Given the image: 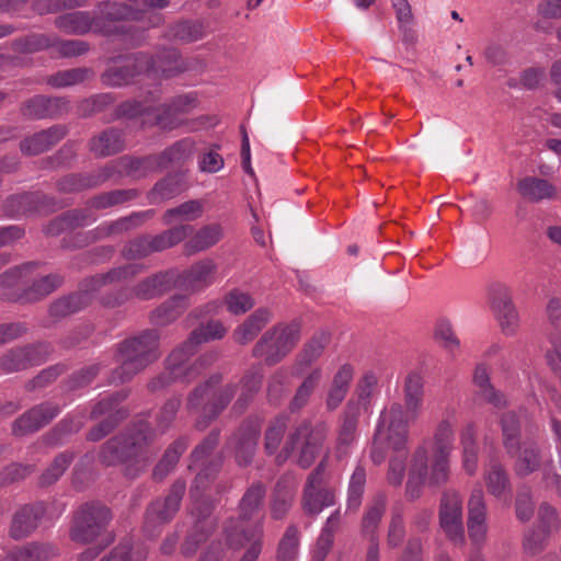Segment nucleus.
Returning a JSON list of instances; mask_svg holds the SVG:
<instances>
[{
  "label": "nucleus",
  "instance_id": "nucleus-1",
  "mask_svg": "<svg viewBox=\"0 0 561 561\" xmlns=\"http://www.w3.org/2000/svg\"><path fill=\"white\" fill-rule=\"evenodd\" d=\"M404 408L393 402L379 415L374 435L370 457L375 463H381L389 450L396 455L390 458L388 481L399 485L405 472L409 420L417 417L424 397V378L417 371H410L403 385Z\"/></svg>",
  "mask_w": 561,
  "mask_h": 561
},
{
  "label": "nucleus",
  "instance_id": "nucleus-2",
  "mask_svg": "<svg viewBox=\"0 0 561 561\" xmlns=\"http://www.w3.org/2000/svg\"><path fill=\"white\" fill-rule=\"evenodd\" d=\"M168 4V0L103 1L96 5L95 16L83 11L69 12L57 16L55 25L61 32L76 35L89 32L111 35L118 31L114 25L118 21H137L142 28H149L162 23V14L157 10Z\"/></svg>",
  "mask_w": 561,
  "mask_h": 561
},
{
  "label": "nucleus",
  "instance_id": "nucleus-3",
  "mask_svg": "<svg viewBox=\"0 0 561 561\" xmlns=\"http://www.w3.org/2000/svg\"><path fill=\"white\" fill-rule=\"evenodd\" d=\"M456 424L455 411H447L432 437L424 439L415 449L407 483L410 497H417L422 485H439L448 480Z\"/></svg>",
  "mask_w": 561,
  "mask_h": 561
},
{
  "label": "nucleus",
  "instance_id": "nucleus-4",
  "mask_svg": "<svg viewBox=\"0 0 561 561\" xmlns=\"http://www.w3.org/2000/svg\"><path fill=\"white\" fill-rule=\"evenodd\" d=\"M226 333L227 329L219 321H209L195 329L188 339L168 357L167 368L171 378L174 380L190 381L197 377L202 369L215 360V355L206 354L201 356L193 364H188L191 355L195 353L199 344L222 339Z\"/></svg>",
  "mask_w": 561,
  "mask_h": 561
},
{
  "label": "nucleus",
  "instance_id": "nucleus-5",
  "mask_svg": "<svg viewBox=\"0 0 561 561\" xmlns=\"http://www.w3.org/2000/svg\"><path fill=\"white\" fill-rule=\"evenodd\" d=\"M147 437L142 430L110 439L101 451V460L106 466L124 465L126 474L137 476L150 461L146 449Z\"/></svg>",
  "mask_w": 561,
  "mask_h": 561
},
{
  "label": "nucleus",
  "instance_id": "nucleus-6",
  "mask_svg": "<svg viewBox=\"0 0 561 561\" xmlns=\"http://www.w3.org/2000/svg\"><path fill=\"white\" fill-rule=\"evenodd\" d=\"M121 360L119 381L129 379L159 357V335L156 331H144L125 340L118 348Z\"/></svg>",
  "mask_w": 561,
  "mask_h": 561
},
{
  "label": "nucleus",
  "instance_id": "nucleus-7",
  "mask_svg": "<svg viewBox=\"0 0 561 561\" xmlns=\"http://www.w3.org/2000/svg\"><path fill=\"white\" fill-rule=\"evenodd\" d=\"M213 477V471L206 468L197 473L191 488L192 515L196 516L197 522L194 526V533L191 534L183 545V553L192 556L197 548L198 542L206 539L208 531L213 528V522L205 518L210 513V504L205 495Z\"/></svg>",
  "mask_w": 561,
  "mask_h": 561
},
{
  "label": "nucleus",
  "instance_id": "nucleus-8",
  "mask_svg": "<svg viewBox=\"0 0 561 561\" xmlns=\"http://www.w3.org/2000/svg\"><path fill=\"white\" fill-rule=\"evenodd\" d=\"M300 337V328L296 322L277 324L266 331L253 347V356L263 359L266 365L280 362L295 347Z\"/></svg>",
  "mask_w": 561,
  "mask_h": 561
},
{
  "label": "nucleus",
  "instance_id": "nucleus-9",
  "mask_svg": "<svg viewBox=\"0 0 561 561\" xmlns=\"http://www.w3.org/2000/svg\"><path fill=\"white\" fill-rule=\"evenodd\" d=\"M111 519L107 507L101 504H85L75 516L70 529L71 540L79 543H93L105 537H112L105 533V527Z\"/></svg>",
  "mask_w": 561,
  "mask_h": 561
},
{
  "label": "nucleus",
  "instance_id": "nucleus-10",
  "mask_svg": "<svg viewBox=\"0 0 561 561\" xmlns=\"http://www.w3.org/2000/svg\"><path fill=\"white\" fill-rule=\"evenodd\" d=\"M322 443V433L312 430L310 424L304 423L289 435L283 451L277 456V460L282 462L295 455L296 461L302 468H308L319 454Z\"/></svg>",
  "mask_w": 561,
  "mask_h": 561
},
{
  "label": "nucleus",
  "instance_id": "nucleus-11",
  "mask_svg": "<svg viewBox=\"0 0 561 561\" xmlns=\"http://www.w3.org/2000/svg\"><path fill=\"white\" fill-rule=\"evenodd\" d=\"M219 376H213L203 387H198L188 399L191 410H202V416L208 420L216 417L229 403L234 393V387L227 386L217 389Z\"/></svg>",
  "mask_w": 561,
  "mask_h": 561
},
{
  "label": "nucleus",
  "instance_id": "nucleus-12",
  "mask_svg": "<svg viewBox=\"0 0 561 561\" xmlns=\"http://www.w3.org/2000/svg\"><path fill=\"white\" fill-rule=\"evenodd\" d=\"M230 522L225 526V545L221 543L224 551L226 549L238 550L247 548L239 561H256L262 551L263 526L261 523L253 525L252 528H242Z\"/></svg>",
  "mask_w": 561,
  "mask_h": 561
},
{
  "label": "nucleus",
  "instance_id": "nucleus-13",
  "mask_svg": "<svg viewBox=\"0 0 561 561\" xmlns=\"http://www.w3.org/2000/svg\"><path fill=\"white\" fill-rule=\"evenodd\" d=\"M439 524L455 545L465 542L462 500L458 492L446 491L443 494L439 506Z\"/></svg>",
  "mask_w": 561,
  "mask_h": 561
},
{
  "label": "nucleus",
  "instance_id": "nucleus-14",
  "mask_svg": "<svg viewBox=\"0 0 561 561\" xmlns=\"http://www.w3.org/2000/svg\"><path fill=\"white\" fill-rule=\"evenodd\" d=\"M193 232V227L183 225L174 227L150 240L147 238L135 240L128 244L125 254L130 257L146 256L152 251H162L185 240Z\"/></svg>",
  "mask_w": 561,
  "mask_h": 561
},
{
  "label": "nucleus",
  "instance_id": "nucleus-15",
  "mask_svg": "<svg viewBox=\"0 0 561 561\" xmlns=\"http://www.w3.org/2000/svg\"><path fill=\"white\" fill-rule=\"evenodd\" d=\"M185 491V483L175 482L168 496L164 500L154 501L147 511L145 517V531L148 536H153L154 529L169 522L180 507L182 496Z\"/></svg>",
  "mask_w": 561,
  "mask_h": 561
},
{
  "label": "nucleus",
  "instance_id": "nucleus-16",
  "mask_svg": "<svg viewBox=\"0 0 561 561\" xmlns=\"http://www.w3.org/2000/svg\"><path fill=\"white\" fill-rule=\"evenodd\" d=\"M324 462L321 461L314 472L307 481L304 495V510L311 515L319 514L324 507L334 504V493L332 490L323 486L322 472Z\"/></svg>",
  "mask_w": 561,
  "mask_h": 561
},
{
  "label": "nucleus",
  "instance_id": "nucleus-17",
  "mask_svg": "<svg viewBox=\"0 0 561 561\" xmlns=\"http://www.w3.org/2000/svg\"><path fill=\"white\" fill-rule=\"evenodd\" d=\"M380 394L379 379L375 371L367 370L357 380L353 398L347 403L350 414L369 412Z\"/></svg>",
  "mask_w": 561,
  "mask_h": 561
},
{
  "label": "nucleus",
  "instance_id": "nucleus-18",
  "mask_svg": "<svg viewBox=\"0 0 561 561\" xmlns=\"http://www.w3.org/2000/svg\"><path fill=\"white\" fill-rule=\"evenodd\" d=\"M153 67L154 62L146 56L127 57L122 65L111 67L105 72L103 80L110 85L121 87L131 82L133 78L142 71H146V76L149 77Z\"/></svg>",
  "mask_w": 561,
  "mask_h": 561
},
{
  "label": "nucleus",
  "instance_id": "nucleus-19",
  "mask_svg": "<svg viewBox=\"0 0 561 561\" xmlns=\"http://www.w3.org/2000/svg\"><path fill=\"white\" fill-rule=\"evenodd\" d=\"M491 308L502 333L513 336L517 333L520 319L511 295L506 288H500L491 301Z\"/></svg>",
  "mask_w": 561,
  "mask_h": 561
},
{
  "label": "nucleus",
  "instance_id": "nucleus-20",
  "mask_svg": "<svg viewBox=\"0 0 561 561\" xmlns=\"http://www.w3.org/2000/svg\"><path fill=\"white\" fill-rule=\"evenodd\" d=\"M24 51H37L45 48H54L57 54L64 57L78 56L87 50V46L81 41H57L55 36L45 34H33L23 39L20 44Z\"/></svg>",
  "mask_w": 561,
  "mask_h": 561
},
{
  "label": "nucleus",
  "instance_id": "nucleus-21",
  "mask_svg": "<svg viewBox=\"0 0 561 561\" xmlns=\"http://www.w3.org/2000/svg\"><path fill=\"white\" fill-rule=\"evenodd\" d=\"M260 431V421L250 420L230 440L229 446H233L236 459L240 466H247L250 463L257 445Z\"/></svg>",
  "mask_w": 561,
  "mask_h": 561
},
{
  "label": "nucleus",
  "instance_id": "nucleus-22",
  "mask_svg": "<svg viewBox=\"0 0 561 561\" xmlns=\"http://www.w3.org/2000/svg\"><path fill=\"white\" fill-rule=\"evenodd\" d=\"M60 513L61 510L55 516H58ZM45 514H48V512L42 503L21 507L13 516L10 536L14 539L28 536L37 527L39 519ZM49 517H54V515L49 513Z\"/></svg>",
  "mask_w": 561,
  "mask_h": 561
},
{
  "label": "nucleus",
  "instance_id": "nucleus-23",
  "mask_svg": "<svg viewBox=\"0 0 561 561\" xmlns=\"http://www.w3.org/2000/svg\"><path fill=\"white\" fill-rule=\"evenodd\" d=\"M59 413L57 405L53 403L41 404L15 421L13 425L14 435L22 436L32 433L47 424Z\"/></svg>",
  "mask_w": 561,
  "mask_h": 561
},
{
  "label": "nucleus",
  "instance_id": "nucleus-24",
  "mask_svg": "<svg viewBox=\"0 0 561 561\" xmlns=\"http://www.w3.org/2000/svg\"><path fill=\"white\" fill-rule=\"evenodd\" d=\"M173 284L174 276L172 273H158L138 283L131 293L125 296V299L136 297L141 300H149L171 289Z\"/></svg>",
  "mask_w": 561,
  "mask_h": 561
},
{
  "label": "nucleus",
  "instance_id": "nucleus-25",
  "mask_svg": "<svg viewBox=\"0 0 561 561\" xmlns=\"http://www.w3.org/2000/svg\"><path fill=\"white\" fill-rule=\"evenodd\" d=\"M217 265L211 259H204L194 263L183 274V284L191 289H203L215 280Z\"/></svg>",
  "mask_w": 561,
  "mask_h": 561
},
{
  "label": "nucleus",
  "instance_id": "nucleus-26",
  "mask_svg": "<svg viewBox=\"0 0 561 561\" xmlns=\"http://www.w3.org/2000/svg\"><path fill=\"white\" fill-rule=\"evenodd\" d=\"M461 463L466 473L472 476L478 470L479 445L473 423H468L460 432Z\"/></svg>",
  "mask_w": 561,
  "mask_h": 561
},
{
  "label": "nucleus",
  "instance_id": "nucleus-27",
  "mask_svg": "<svg viewBox=\"0 0 561 561\" xmlns=\"http://www.w3.org/2000/svg\"><path fill=\"white\" fill-rule=\"evenodd\" d=\"M473 385L476 387V394L481 400L497 409L506 404L504 394L492 386L489 370L483 364L478 365L474 369Z\"/></svg>",
  "mask_w": 561,
  "mask_h": 561
},
{
  "label": "nucleus",
  "instance_id": "nucleus-28",
  "mask_svg": "<svg viewBox=\"0 0 561 561\" xmlns=\"http://www.w3.org/2000/svg\"><path fill=\"white\" fill-rule=\"evenodd\" d=\"M264 495L265 489L263 488V485L254 484L251 488H249L248 491L242 496L239 504V519H230L227 523V525L230 522H233V525L237 526L239 530H241L242 528H252L253 526H245L244 523L249 520L252 516H254V514L259 511L263 503Z\"/></svg>",
  "mask_w": 561,
  "mask_h": 561
},
{
  "label": "nucleus",
  "instance_id": "nucleus-29",
  "mask_svg": "<svg viewBox=\"0 0 561 561\" xmlns=\"http://www.w3.org/2000/svg\"><path fill=\"white\" fill-rule=\"evenodd\" d=\"M195 99L190 94L176 96L171 104L154 110V123L161 128H173L179 122L175 116L194 106Z\"/></svg>",
  "mask_w": 561,
  "mask_h": 561
},
{
  "label": "nucleus",
  "instance_id": "nucleus-30",
  "mask_svg": "<svg viewBox=\"0 0 561 561\" xmlns=\"http://www.w3.org/2000/svg\"><path fill=\"white\" fill-rule=\"evenodd\" d=\"M188 299L183 295H175L156 308L150 316L154 325L164 327L175 321L187 308Z\"/></svg>",
  "mask_w": 561,
  "mask_h": 561
},
{
  "label": "nucleus",
  "instance_id": "nucleus-31",
  "mask_svg": "<svg viewBox=\"0 0 561 561\" xmlns=\"http://www.w3.org/2000/svg\"><path fill=\"white\" fill-rule=\"evenodd\" d=\"M222 228L218 224L206 225L198 229L185 243V251L188 254L205 251L222 238Z\"/></svg>",
  "mask_w": 561,
  "mask_h": 561
},
{
  "label": "nucleus",
  "instance_id": "nucleus-32",
  "mask_svg": "<svg viewBox=\"0 0 561 561\" xmlns=\"http://www.w3.org/2000/svg\"><path fill=\"white\" fill-rule=\"evenodd\" d=\"M61 128H49L34 134L21 142V150L27 154H38L48 150L64 137Z\"/></svg>",
  "mask_w": 561,
  "mask_h": 561
},
{
  "label": "nucleus",
  "instance_id": "nucleus-33",
  "mask_svg": "<svg viewBox=\"0 0 561 561\" xmlns=\"http://www.w3.org/2000/svg\"><path fill=\"white\" fill-rule=\"evenodd\" d=\"M263 380V369L260 366L252 367L245 373L240 383V393L234 403V409L243 410L253 397L259 392Z\"/></svg>",
  "mask_w": 561,
  "mask_h": 561
},
{
  "label": "nucleus",
  "instance_id": "nucleus-34",
  "mask_svg": "<svg viewBox=\"0 0 561 561\" xmlns=\"http://www.w3.org/2000/svg\"><path fill=\"white\" fill-rule=\"evenodd\" d=\"M517 190L524 198L530 202H539L551 198L556 190L546 180L534 176H527L517 183Z\"/></svg>",
  "mask_w": 561,
  "mask_h": 561
},
{
  "label": "nucleus",
  "instance_id": "nucleus-35",
  "mask_svg": "<svg viewBox=\"0 0 561 561\" xmlns=\"http://www.w3.org/2000/svg\"><path fill=\"white\" fill-rule=\"evenodd\" d=\"M55 556V549L48 543H31L11 550L4 561H47Z\"/></svg>",
  "mask_w": 561,
  "mask_h": 561
},
{
  "label": "nucleus",
  "instance_id": "nucleus-36",
  "mask_svg": "<svg viewBox=\"0 0 561 561\" xmlns=\"http://www.w3.org/2000/svg\"><path fill=\"white\" fill-rule=\"evenodd\" d=\"M340 523V512L329 516L312 550L311 561H324L333 543V535Z\"/></svg>",
  "mask_w": 561,
  "mask_h": 561
},
{
  "label": "nucleus",
  "instance_id": "nucleus-37",
  "mask_svg": "<svg viewBox=\"0 0 561 561\" xmlns=\"http://www.w3.org/2000/svg\"><path fill=\"white\" fill-rule=\"evenodd\" d=\"M434 337L438 345L451 356H455L460 348V341L448 319H439L436 322Z\"/></svg>",
  "mask_w": 561,
  "mask_h": 561
},
{
  "label": "nucleus",
  "instance_id": "nucleus-38",
  "mask_svg": "<svg viewBox=\"0 0 561 561\" xmlns=\"http://www.w3.org/2000/svg\"><path fill=\"white\" fill-rule=\"evenodd\" d=\"M90 147L96 156H110L121 151L124 142L121 133L107 130L92 139Z\"/></svg>",
  "mask_w": 561,
  "mask_h": 561
},
{
  "label": "nucleus",
  "instance_id": "nucleus-39",
  "mask_svg": "<svg viewBox=\"0 0 561 561\" xmlns=\"http://www.w3.org/2000/svg\"><path fill=\"white\" fill-rule=\"evenodd\" d=\"M203 214V205L199 201H188L165 211L164 220L168 225L178 221H193Z\"/></svg>",
  "mask_w": 561,
  "mask_h": 561
},
{
  "label": "nucleus",
  "instance_id": "nucleus-40",
  "mask_svg": "<svg viewBox=\"0 0 561 561\" xmlns=\"http://www.w3.org/2000/svg\"><path fill=\"white\" fill-rule=\"evenodd\" d=\"M224 305L228 312L234 316H240L251 310L255 302L249 293L240 289H232L225 296Z\"/></svg>",
  "mask_w": 561,
  "mask_h": 561
},
{
  "label": "nucleus",
  "instance_id": "nucleus-41",
  "mask_svg": "<svg viewBox=\"0 0 561 561\" xmlns=\"http://www.w3.org/2000/svg\"><path fill=\"white\" fill-rule=\"evenodd\" d=\"M385 508L386 497L382 494H379L373 500L363 518V531L365 535H369L370 538L376 537L375 530L377 529L378 524L381 520Z\"/></svg>",
  "mask_w": 561,
  "mask_h": 561
},
{
  "label": "nucleus",
  "instance_id": "nucleus-42",
  "mask_svg": "<svg viewBox=\"0 0 561 561\" xmlns=\"http://www.w3.org/2000/svg\"><path fill=\"white\" fill-rule=\"evenodd\" d=\"M186 442L180 439L165 451L163 458L154 468L153 476L156 479H163L170 470L174 468L181 454L186 449Z\"/></svg>",
  "mask_w": 561,
  "mask_h": 561
},
{
  "label": "nucleus",
  "instance_id": "nucleus-43",
  "mask_svg": "<svg viewBox=\"0 0 561 561\" xmlns=\"http://www.w3.org/2000/svg\"><path fill=\"white\" fill-rule=\"evenodd\" d=\"M486 524V506L480 486L474 488L468 501V525Z\"/></svg>",
  "mask_w": 561,
  "mask_h": 561
},
{
  "label": "nucleus",
  "instance_id": "nucleus-44",
  "mask_svg": "<svg viewBox=\"0 0 561 561\" xmlns=\"http://www.w3.org/2000/svg\"><path fill=\"white\" fill-rule=\"evenodd\" d=\"M366 483V472L360 466L354 470L347 490V508L357 510L362 502L364 488Z\"/></svg>",
  "mask_w": 561,
  "mask_h": 561
},
{
  "label": "nucleus",
  "instance_id": "nucleus-45",
  "mask_svg": "<svg viewBox=\"0 0 561 561\" xmlns=\"http://www.w3.org/2000/svg\"><path fill=\"white\" fill-rule=\"evenodd\" d=\"M329 339L330 336L325 332L314 335L300 353L298 364L308 366L317 360L328 345Z\"/></svg>",
  "mask_w": 561,
  "mask_h": 561
},
{
  "label": "nucleus",
  "instance_id": "nucleus-46",
  "mask_svg": "<svg viewBox=\"0 0 561 561\" xmlns=\"http://www.w3.org/2000/svg\"><path fill=\"white\" fill-rule=\"evenodd\" d=\"M502 431L504 446L508 453H514L519 448V424L514 413H506L502 417Z\"/></svg>",
  "mask_w": 561,
  "mask_h": 561
},
{
  "label": "nucleus",
  "instance_id": "nucleus-47",
  "mask_svg": "<svg viewBox=\"0 0 561 561\" xmlns=\"http://www.w3.org/2000/svg\"><path fill=\"white\" fill-rule=\"evenodd\" d=\"M322 378V369L316 368L313 369L304 380L301 386L298 388L293 401L291 407L293 409H299L304 407L310 394L312 393L316 386L320 382Z\"/></svg>",
  "mask_w": 561,
  "mask_h": 561
},
{
  "label": "nucleus",
  "instance_id": "nucleus-48",
  "mask_svg": "<svg viewBox=\"0 0 561 561\" xmlns=\"http://www.w3.org/2000/svg\"><path fill=\"white\" fill-rule=\"evenodd\" d=\"M89 297L87 294H77L57 300L50 308V312L55 316H67L69 313L81 310L88 305Z\"/></svg>",
  "mask_w": 561,
  "mask_h": 561
},
{
  "label": "nucleus",
  "instance_id": "nucleus-49",
  "mask_svg": "<svg viewBox=\"0 0 561 561\" xmlns=\"http://www.w3.org/2000/svg\"><path fill=\"white\" fill-rule=\"evenodd\" d=\"M287 427V420L284 416L276 417L267 427L265 433L264 447L266 453L273 454L279 447L283 440L285 430Z\"/></svg>",
  "mask_w": 561,
  "mask_h": 561
},
{
  "label": "nucleus",
  "instance_id": "nucleus-50",
  "mask_svg": "<svg viewBox=\"0 0 561 561\" xmlns=\"http://www.w3.org/2000/svg\"><path fill=\"white\" fill-rule=\"evenodd\" d=\"M485 480L488 490L492 495L502 497L505 494L508 481L502 467L497 465L491 466L485 474Z\"/></svg>",
  "mask_w": 561,
  "mask_h": 561
},
{
  "label": "nucleus",
  "instance_id": "nucleus-51",
  "mask_svg": "<svg viewBox=\"0 0 561 561\" xmlns=\"http://www.w3.org/2000/svg\"><path fill=\"white\" fill-rule=\"evenodd\" d=\"M298 530L295 527H288L278 547L279 561H294L298 554Z\"/></svg>",
  "mask_w": 561,
  "mask_h": 561
},
{
  "label": "nucleus",
  "instance_id": "nucleus-52",
  "mask_svg": "<svg viewBox=\"0 0 561 561\" xmlns=\"http://www.w3.org/2000/svg\"><path fill=\"white\" fill-rule=\"evenodd\" d=\"M57 100L45 96H35L31 99L23 108V114L33 118H41L53 114V106Z\"/></svg>",
  "mask_w": 561,
  "mask_h": 561
},
{
  "label": "nucleus",
  "instance_id": "nucleus-53",
  "mask_svg": "<svg viewBox=\"0 0 561 561\" xmlns=\"http://www.w3.org/2000/svg\"><path fill=\"white\" fill-rule=\"evenodd\" d=\"M539 465L538 453L536 448L530 446H524L519 451L516 460V472L519 476H527L535 471Z\"/></svg>",
  "mask_w": 561,
  "mask_h": 561
},
{
  "label": "nucleus",
  "instance_id": "nucleus-54",
  "mask_svg": "<svg viewBox=\"0 0 561 561\" xmlns=\"http://www.w3.org/2000/svg\"><path fill=\"white\" fill-rule=\"evenodd\" d=\"M289 379V373L285 369L275 371L267 386V396L271 402H277L286 392V387Z\"/></svg>",
  "mask_w": 561,
  "mask_h": 561
},
{
  "label": "nucleus",
  "instance_id": "nucleus-55",
  "mask_svg": "<svg viewBox=\"0 0 561 561\" xmlns=\"http://www.w3.org/2000/svg\"><path fill=\"white\" fill-rule=\"evenodd\" d=\"M184 188V184L182 178L179 175H170L160 181L154 186V195H157L161 199H168Z\"/></svg>",
  "mask_w": 561,
  "mask_h": 561
},
{
  "label": "nucleus",
  "instance_id": "nucleus-56",
  "mask_svg": "<svg viewBox=\"0 0 561 561\" xmlns=\"http://www.w3.org/2000/svg\"><path fill=\"white\" fill-rule=\"evenodd\" d=\"M193 151V142L190 139H184L168 148L163 152L162 159L167 160L168 162H180L190 158Z\"/></svg>",
  "mask_w": 561,
  "mask_h": 561
},
{
  "label": "nucleus",
  "instance_id": "nucleus-57",
  "mask_svg": "<svg viewBox=\"0 0 561 561\" xmlns=\"http://www.w3.org/2000/svg\"><path fill=\"white\" fill-rule=\"evenodd\" d=\"M71 460H72V457L70 455H66V454H62V455H59L58 457H56L54 462L50 465V467L42 476V483L50 484V483L55 482L60 476H62V473L69 467Z\"/></svg>",
  "mask_w": 561,
  "mask_h": 561
},
{
  "label": "nucleus",
  "instance_id": "nucleus-58",
  "mask_svg": "<svg viewBox=\"0 0 561 561\" xmlns=\"http://www.w3.org/2000/svg\"><path fill=\"white\" fill-rule=\"evenodd\" d=\"M145 553L134 552L129 543H122L114 548L110 554L103 557L100 561H144Z\"/></svg>",
  "mask_w": 561,
  "mask_h": 561
},
{
  "label": "nucleus",
  "instance_id": "nucleus-59",
  "mask_svg": "<svg viewBox=\"0 0 561 561\" xmlns=\"http://www.w3.org/2000/svg\"><path fill=\"white\" fill-rule=\"evenodd\" d=\"M202 26L191 22L179 23L172 28L173 37L184 42L196 41L202 37Z\"/></svg>",
  "mask_w": 561,
  "mask_h": 561
},
{
  "label": "nucleus",
  "instance_id": "nucleus-60",
  "mask_svg": "<svg viewBox=\"0 0 561 561\" xmlns=\"http://www.w3.org/2000/svg\"><path fill=\"white\" fill-rule=\"evenodd\" d=\"M356 415L351 414L350 419H346L340 431L337 443L339 448L345 447V454H350L352 445L355 440L356 433Z\"/></svg>",
  "mask_w": 561,
  "mask_h": 561
},
{
  "label": "nucleus",
  "instance_id": "nucleus-61",
  "mask_svg": "<svg viewBox=\"0 0 561 561\" xmlns=\"http://www.w3.org/2000/svg\"><path fill=\"white\" fill-rule=\"evenodd\" d=\"M293 502V493L291 491L280 490L276 491L275 497L272 503V515L275 519L282 518L290 508Z\"/></svg>",
  "mask_w": 561,
  "mask_h": 561
},
{
  "label": "nucleus",
  "instance_id": "nucleus-62",
  "mask_svg": "<svg viewBox=\"0 0 561 561\" xmlns=\"http://www.w3.org/2000/svg\"><path fill=\"white\" fill-rule=\"evenodd\" d=\"M31 362L27 353L23 350L13 351L9 353L1 362L3 369L8 371L19 370L25 368L27 363Z\"/></svg>",
  "mask_w": 561,
  "mask_h": 561
},
{
  "label": "nucleus",
  "instance_id": "nucleus-63",
  "mask_svg": "<svg viewBox=\"0 0 561 561\" xmlns=\"http://www.w3.org/2000/svg\"><path fill=\"white\" fill-rule=\"evenodd\" d=\"M354 374V366L348 363H345L341 365L333 375L331 385L348 391Z\"/></svg>",
  "mask_w": 561,
  "mask_h": 561
},
{
  "label": "nucleus",
  "instance_id": "nucleus-64",
  "mask_svg": "<svg viewBox=\"0 0 561 561\" xmlns=\"http://www.w3.org/2000/svg\"><path fill=\"white\" fill-rule=\"evenodd\" d=\"M198 164L201 171L216 173L222 169L224 159L216 151H208L201 157Z\"/></svg>",
  "mask_w": 561,
  "mask_h": 561
}]
</instances>
